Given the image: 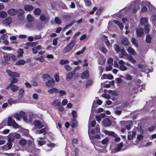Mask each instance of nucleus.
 <instances>
[{
	"label": "nucleus",
	"instance_id": "10",
	"mask_svg": "<svg viewBox=\"0 0 156 156\" xmlns=\"http://www.w3.org/2000/svg\"><path fill=\"white\" fill-rule=\"evenodd\" d=\"M88 134L90 137V138L91 140V143L93 144H94L95 141L94 140L95 138L97 139L100 138L101 136L100 135H96L95 136H92L91 135L90 133L89 132V130H88Z\"/></svg>",
	"mask_w": 156,
	"mask_h": 156
},
{
	"label": "nucleus",
	"instance_id": "47",
	"mask_svg": "<svg viewBox=\"0 0 156 156\" xmlns=\"http://www.w3.org/2000/svg\"><path fill=\"white\" fill-rule=\"evenodd\" d=\"M14 117L18 120H20L21 119L20 115V113H16L14 115Z\"/></svg>",
	"mask_w": 156,
	"mask_h": 156
},
{
	"label": "nucleus",
	"instance_id": "40",
	"mask_svg": "<svg viewBox=\"0 0 156 156\" xmlns=\"http://www.w3.org/2000/svg\"><path fill=\"white\" fill-rule=\"evenodd\" d=\"M19 144L21 145L24 146L27 144L26 140L24 139H21L19 141Z\"/></svg>",
	"mask_w": 156,
	"mask_h": 156
},
{
	"label": "nucleus",
	"instance_id": "3",
	"mask_svg": "<svg viewBox=\"0 0 156 156\" xmlns=\"http://www.w3.org/2000/svg\"><path fill=\"white\" fill-rule=\"evenodd\" d=\"M75 44V41L73 40L66 46L63 49V52L66 53L69 51L73 48Z\"/></svg>",
	"mask_w": 156,
	"mask_h": 156
},
{
	"label": "nucleus",
	"instance_id": "23",
	"mask_svg": "<svg viewBox=\"0 0 156 156\" xmlns=\"http://www.w3.org/2000/svg\"><path fill=\"white\" fill-rule=\"evenodd\" d=\"M8 88H11V90L14 92H15L18 90L19 88L16 86L14 85H11V86H9V84L7 87Z\"/></svg>",
	"mask_w": 156,
	"mask_h": 156
},
{
	"label": "nucleus",
	"instance_id": "26",
	"mask_svg": "<svg viewBox=\"0 0 156 156\" xmlns=\"http://www.w3.org/2000/svg\"><path fill=\"white\" fill-rule=\"evenodd\" d=\"M60 100L59 99H56L54 100L52 103V105L53 106L57 107L61 105Z\"/></svg>",
	"mask_w": 156,
	"mask_h": 156
},
{
	"label": "nucleus",
	"instance_id": "19",
	"mask_svg": "<svg viewBox=\"0 0 156 156\" xmlns=\"http://www.w3.org/2000/svg\"><path fill=\"white\" fill-rule=\"evenodd\" d=\"M12 144L10 142L7 143L6 144L3 146L2 148L4 150H8L10 149L12 147Z\"/></svg>",
	"mask_w": 156,
	"mask_h": 156
},
{
	"label": "nucleus",
	"instance_id": "14",
	"mask_svg": "<svg viewBox=\"0 0 156 156\" xmlns=\"http://www.w3.org/2000/svg\"><path fill=\"white\" fill-rule=\"evenodd\" d=\"M55 83V81L52 78H50L47 82L46 83V86L49 87H50L53 86Z\"/></svg>",
	"mask_w": 156,
	"mask_h": 156
},
{
	"label": "nucleus",
	"instance_id": "37",
	"mask_svg": "<svg viewBox=\"0 0 156 156\" xmlns=\"http://www.w3.org/2000/svg\"><path fill=\"white\" fill-rule=\"evenodd\" d=\"M37 44V42H27L25 44V45L33 47L36 45Z\"/></svg>",
	"mask_w": 156,
	"mask_h": 156
},
{
	"label": "nucleus",
	"instance_id": "20",
	"mask_svg": "<svg viewBox=\"0 0 156 156\" xmlns=\"http://www.w3.org/2000/svg\"><path fill=\"white\" fill-rule=\"evenodd\" d=\"M58 90L56 88L53 87L50 89L48 90V92L50 94H53L54 93H56L58 92Z\"/></svg>",
	"mask_w": 156,
	"mask_h": 156
},
{
	"label": "nucleus",
	"instance_id": "33",
	"mask_svg": "<svg viewBox=\"0 0 156 156\" xmlns=\"http://www.w3.org/2000/svg\"><path fill=\"white\" fill-rule=\"evenodd\" d=\"M23 53L24 52L23 51V50L22 49H19L17 51V57L18 58H20L21 57L23 56Z\"/></svg>",
	"mask_w": 156,
	"mask_h": 156
},
{
	"label": "nucleus",
	"instance_id": "51",
	"mask_svg": "<svg viewBox=\"0 0 156 156\" xmlns=\"http://www.w3.org/2000/svg\"><path fill=\"white\" fill-rule=\"evenodd\" d=\"M108 138L106 137L102 140V143L103 145L106 144L108 143Z\"/></svg>",
	"mask_w": 156,
	"mask_h": 156
},
{
	"label": "nucleus",
	"instance_id": "32",
	"mask_svg": "<svg viewBox=\"0 0 156 156\" xmlns=\"http://www.w3.org/2000/svg\"><path fill=\"white\" fill-rule=\"evenodd\" d=\"M122 43L124 45L126 46L128 45L129 41L127 38L123 37L122 40Z\"/></svg>",
	"mask_w": 156,
	"mask_h": 156
},
{
	"label": "nucleus",
	"instance_id": "56",
	"mask_svg": "<svg viewBox=\"0 0 156 156\" xmlns=\"http://www.w3.org/2000/svg\"><path fill=\"white\" fill-rule=\"evenodd\" d=\"M114 48L115 51L117 52H118L120 51L119 47L117 44H115L114 45Z\"/></svg>",
	"mask_w": 156,
	"mask_h": 156
},
{
	"label": "nucleus",
	"instance_id": "57",
	"mask_svg": "<svg viewBox=\"0 0 156 156\" xmlns=\"http://www.w3.org/2000/svg\"><path fill=\"white\" fill-rule=\"evenodd\" d=\"M109 65H112L113 64V60L112 58H109L107 61Z\"/></svg>",
	"mask_w": 156,
	"mask_h": 156
},
{
	"label": "nucleus",
	"instance_id": "38",
	"mask_svg": "<svg viewBox=\"0 0 156 156\" xmlns=\"http://www.w3.org/2000/svg\"><path fill=\"white\" fill-rule=\"evenodd\" d=\"M11 54H5L3 56L5 59L6 61H9L11 58Z\"/></svg>",
	"mask_w": 156,
	"mask_h": 156
},
{
	"label": "nucleus",
	"instance_id": "18",
	"mask_svg": "<svg viewBox=\"0 0 156 156\" xmlns=\"http://www.w3.org/2000/svg\"><path fill=\"white\" fill-rule=\"evenodd\" d=\"M75 71L73 70L71 73H68L66 76V80L67 81L70 80L73 77V75L75 73Z\"/></svg>",
	"mask_w": 156,
	"mask_h": 156
},
{
	"label": "nucleus",
	"instance_id": "9",
	"mask_svg": "<svg viewBox=\"0 0 156 156\" xmlns=\"http://www.w3.org/2000/svg\"><path fill=\"white\" fill-rule=\"evenodd\" d=\"M21 118H23V120L26 122L30 123L31 122V120L29 119V122L27 121V117L26 113L23 111H21L20 113Z\"/></svg>",
	"mask_w": 156,
	"mask_h": 156
},
{
	"label": "nucleus",
	"instance_id": "17",
	"mask_svg": "<svg viewBox=\"0 0 156 156\" xmlns=\"http://www.w3.org/2000/svg\"><path fill=\"white\" fill-rule=\"evenodd\" d=\"M8 13L11 16H14L17 14V10L14 9H9L7 11Z\"/></svg>",
	"mask_w": 156,
	"mask_h": 156
},
{
	"label": "nucleus",
	"instance_id": "44",
	"mask_svg": "<svg viewBox=\"0 0 156 156\" xmlns=\"http://www.w3.org/2000/svg\"><path fill=\"white\" fill-rule=\"evenodd\" d=\"M151 35H148L146 36V41L147 43H150L151 42Z\"/></svg>",
	"mask_w": 156,
	"mask_h": 156
},
{
	"label": "nucleus",
	"instance_id": "16",
	"mask_svg": "<svg viewBox=\"0 0 156 156\" xmlns=\"http://www.w3.org/2000/svg\"><path fill=\"white\" fill-rule=\"evenodd\" d=\"M136 32L137 36L139 37H141L143 35L144 32L143 29L138 28L136 29Z\"/></svg>",
	"mask_w": 156,
	"mask_h": 156
},
{
	"label": "nucleus",
	"instance_id": "49",
	"mask_svg": "<svg viewBox=\"0 0 156 156\" xmlns=\"http://www.w3.org/2000/svg\"><path fill=\"white\" fill-rule=\"evenodd\" d=\"M69 62V61L68 60L62 59L60 61V63L61 64L63 65L68 63Z\"/></svg>",
	"mask_w": 156,
	"mask_h": 156
},
{
	"label": "nucleus",
	"instance_id": "53",
	"mask_svg": "<svg viewBox=\"0 0 156 156\" xmlns=\"http://www.w3.org/2000/svg\"><path fill=\"white\" fill-rule=\"evenodd\" d=\"M93 82L91 80H88L86 83V87H88L89 86L91 85L92 84Z\"/></svg>",
	"mask_w": 156,
	"mask_h": 156
},
{
	"label": "nucleus",
	"instance_id": "35",
	"mask_svg": "<svg viewBox=\"0 0 156 156\" xmlns=\"http://www.w3.org/2000/svg\"><path fill=\"white\" fill-rule=\"evenodd\" d=\"M26 63V61L23 60H20L16 62V65H21L24 64Z\"/></svg>",
	"mask_w": 156,
	"mask_h": 156
},
{
	"label": "nucleus",
	"instance_id": "39",
	"mask_svg": "<svg viewBox=\"0 0 156 156\" xmlns=\"http://www.w3.org/2000/svg\"><path fill=\"white\" fill-rule=\"evenodd\" d=\"M127 58L128 60L133 63H135L136 62V60L131 55H129L128 56Z\"/></svg>",
	"mask_w": 156,
	"mask_h": 156
},
{
	"label": "nucleus",
	"instance_id": "54",
	"mask_svg": "<svg viewBox=\"0 0 156 156\" xmlns=\"http://www.w3.org/2000/svg\"><path fill=\"white\" fill-rule=\"evenodd\" d=\"M102 97L107 99H109L111 98V97L109 95L105 94H103L102 95Z\"/></svg>",
	"mask_w": 156,
	"mask_h": 156
},
{
	"label": "nucleus",
	"instance_id": "48",
	"mask_svg": "<svg viewBox=\"0 0 156 156\" xmlns=\"http://www.w3.org/2000/svg\"><path fill=\"white\" fill-rule=\"evenodd\" d=\"M131 41L134 45H135L136 47L138 46V44L137 43V41L135 38H132Z\"/></svg>",
	"mask_w": 156,
	"mask_h": 156
},
{
	"label": "nucleus",
	"instance_id": "63",
	"mask_svg": "<svg viewBox=\"0 0 156 156\" xmlns=\"http://www.w3.org/2000/svg\"><path fill=\"white\" fill-rule=\"evenodd\" d=\"M72 116L74 118H76L77 116V112L75 110H73L72 112Z\"/></svg>",
	"mask_w": 156,
	"mask_h": 156
},
{
	"label": "nucleus",
	"instance_id": "24",
	"mask_svg": "<svg viewBox=\"0 0 156 156\" xmlns=\"http://www.w3.org/2000/svg\"><path fill=\"white\" fill-rule=\"evenodd\" d=\"M113 22L114 23L117 24L120 30H122L124 28V26L121 22L116 20H113Z\"/></svg>",
	"mask_w": 156,
	"mask_h": 156
},
{
	"label": "nucleus",
	"instance_id": "45",
	"mask_svg": "<svg viewBox=\"0 0 156 156\" xmlns=\"http://www.w3.org/2000/svg\"><path fill=\"white\" fill-rule=\"evenodd\" d=\"M58 92L60 94V96H65L66 94V92L65 90H60L58 91Z\"/></svg>",
	"mask_w": 156,
	"mask_h": 156
},
{
	"label": "nucleus",
	"instance_id": "64",
	"mask_svg": "<svg viewBox=\"0 0 156 156\" xmlns=\"http://www.w3.org/2000/svg\"><path fill=\"white\" fill-rule=\"evenodd\" d=\"M126 79L127 80H131L132 79V77L129 74H126L125 76Z\"/></svg>",
	"mask_w": 156,
	"mask_h": 156
},
{
	"label": "nucleus",
	"instance_id": "7",
	"mask_svg": "<svg viewBox=\"0 0 156 156\" xmlns=\"http://www.w3.org/2000/svg\"><path fill=\"white\" fill-rule=\"evenodd\" d=\"M34 124L35 126L33 129L34 131L36 130V128L40 129L44 126V125L41 123L40 121L38 120L35 121L34 122Z\"/></svg>",
	"mask_w": 156,
	"mask_h": 156
},
{
	"label": "nucleus",
	"instance_id": "46",
	"mask_svg": "<svg viewBox=\"0 0 156 156\" xmlns=\"http://www.w3.org/2000/svg\"><path fill=\"white\" fill-rule=\"evenodd\" d=\"M34 17L30 15H28L27 16V20L28 21L31 22L34 20Z\"/></svg>",
	"mask_w": 156,
	"mask_h": 156
},
{
	"label": "nucleus",
	"instance_id": "60",
	"mask_svg": "<svg viewBox=\"0 0 156 156\" xmlns=\"http://www.w3.org/2000/svg\"><path fill=\"white\" fill-rule=\"evenodd\" d=\"M65 68L68 71H70L72 70L71 67L69 65H66L65 66Z\"/></svg>",
	"mask_w": 156,
	"mask_h": 156
},
{
	"label": "nucleus",
	"instance_id": "62",
	"mask_svg": "<svg viewBox=\"0 0 156 156\" xmlns=\"http://www.w3.org/2000/svg\"><path fill=\"white\" fill-rule=\"evenodd\" d=\"M100 49L104 53H106L107 52V50L104 47H101V48Z\"/></svg>",
	"mask_w": 156,
	"mask_h": 156
},
{
	"label": "nucleus",
	"instance_id": "43",
	"mask_svg": "<svg viewBox=\"0 0 156 156\" xmlns=\"http://www.w3.org/2000/svg\"><path fill=\"white\" fill-rule=\"evenodd\" d=\"M18 81V80L16 78H13L12 79L10 83L9 84V86H11V85H13L14 83H17Z\"/></svg>",
	"mask_w": 156,
	"mask_h": 156
},
{
	"label": "nucleus",
	"instance_id": "2",
	"mask_svg": "<svg viewBox=\"0 0 156 156\" xmlns=\"http://www.w3.org/2000/svg\"><path fill=\"white\" fill-rule=\"evenodd\" d=\"M140 1H136L132 2L129 6V9H132L133 13L136 12L140 9Z\"/></svg>",
	"mask_w": 156,
	"mask_h": 156
},
{
	"label": "nucleus",
	"instance_id": "1",
	"mask_svg": "<svg viewBox=\"0 0 156 156\" xmlns=\"http://www.w3.org/2000/svg\"><path fill=\"white\" fill-rule=\"evenodd\" d=\"M142 5L143 7L141 8V11L142 13H144L147 10V8L146 6H148L149 9L151 10H153L154 7L151 5L150 3L146 0H143L142 1Z\"/></svg>",
	"mask_w": 156,
	"mask_h": 156
},
{
	"label": "nucleus",
	"instance_id": "11",
	"mask_svg": "<svg viewBox=\"0 0 156 156\" xmlns=\"http://www.w3.org/2000/svg\"><path fill=\"white\" fill-rule=\"evenodd\" d=\"M123 147V144L122 143H120L117 144V147L114 150L112 151V153H115L120 151L121 148Z\"/></svg>",
	"mask_w": 156,
	"mask_h": 156
},
{
	"label": "nucleus",
	"instance_id": "34",
	"mask_svg": "<svg viewBox=\"0 0 156 156\" xmlns=\"http://www.w3.org/2000/svg\"><path fill=\"white\" fill-rule=\"evenodd\" d=\"M70 123L72 126L73 127H74L76 126L77 122L76 120L73 118L72 119L70 122Z\"/></svg>",
	"mask_w": 156,
	"mask_h": 156
},
{
	"label": "nucleus",
	"instance_id": "13",
	"mask_svg": "<svg viewBox=\"0 0 156 156\" xmlns=\"http://www.w3.org/2000/svg\"><path fill=\"white\" fill-rule=\"evenodd\" d=\"M102 125L105 126H110L111 124V122L108 118H106L102 121Z\"/></svg>",
	"mask_w": 156,
	"mask_h": 156
},
{
	"label": "nucleus",
	"instance_id": "4",
	"mask_svg": "<svg viewBox=\"0 0 156 156\" xmlns=\"http://www.w3.org/2000/svg\"><path fill=\"white\" fill-rule=\"evenodd\" d=\"M39 19L42 22L44 23H47L49 20V16L46 14H41L40 16Z\"/></svg>",
	"mask_w": 156,
	"mask_h": 156
},
{
	"label": "nucleus",
	"instance_id": "21",
	"mask_svg": "<svg viewBox=\"0 0 156 156\" xmlns=\"http://www.w3.org/2000/svg\"><path fill=\"white\" fill-rule=\"evenodd\" d=\"M104 133L105 134L108 135L109 136H113L114 137H116L117 136V135L113 131L105 130L104 131Z\"/></svg>",
	"mask_w": 156,
	"mask_h": 156
},
{
	"label": "nucleus",
	"instance_id": "12",
	"mask_svg": "<svg viewBox=\"0 0 156 156\" xmlns=\"http://www.w3.org/2000/svg\"><path fill=\"white\" fill-rule=\"evenodd\" d=\"M136 134V133L134 131H129L128 132L127 139L128 140L132 139L133 137H135Z\"/></svg>",
	"mask_w": 156,
	"mask_h": 156
},
{
	"label": "nucleus",
	"instance_id": "6",
	"mask_svg": "<svg viewBox=\"0 0 156 156\" xmlns=\"http://www.w3.org/2000/svg\"><path fill=\"white\" fill-rule=\"evenodd\" d=\"M6 72L8 73L9 75L12 77H19L20 76V74L16 72L11 71L10 70H7Z\"/></svg>",
	"mask_w": 156,
	"mask_h": 156
},
{
	"label": "nucleus",
	"instance_id": "59",
	"mask_svg": "<svg viewBox=\"0 0 156 156\" xmlns=\"http://www.w3.org/2000/svg\"><path fill=\"white\" fill-rule=\"evenodd\" d=\"M54 78H55L56 82H58L59 81V77L58 74H56L54 76Z\"/></svg>",
	"mask_w": 156,
	"mask_h": 156
},
{
	"label": "nucleus",
	"instance_id": "58",
	"mask_svg": "<svg viewBox=\"0 0 156 156\" xmlns=\"http://www.w3.org/2000/svg\"><path fill=\"white\" fill-rule=\"evenodd\" d=\"M17 13H19V14L21 15L23 14L24 12V10L21 9H19L18 10H17Z\"/></svg>",
	"mask_w": 156,
	"mask_h": 156
},
{
	"label": "nucleus",
	"instance_id": "22",
	"mask_svg": "<svg viewBox=\"0 0 156 156\" xmlns=\"http://www.w3.org/2000/svg\"><path fill=\"white\" fill-rule=\"evenodd\" d=\"M101 78L102 80L106 79L111 80L113 78V77L111 74L107 75L105 74L103 75Z\"/></svg>",
	"mask_w": 156,
	"mask_h": 156
},
{
	"label": "nucleus",
	"instance_id": "52",
	"mask_svg": "<svg viewBox=\"0 0 156 156\" xmlns=\"http://www.w3.org/2000/svg\"><path fill=\"white\" fill-rule=\"evenodd\" d=\"M126 51L123 50H122L121 51L120 54H119V57L121 58H122L124 55H125L126 54Z\"/></svg>",
	"mask_w": 156,
	"mask_h": 156
},
{
	"label": "nucleus",
	"instance_id": "30",
	"mask_svg": "<svg viewBox=\"0 0 156 156\" xmlns=\"http://www.w3.org/2000/svg\"><path fill=\"white\" fill-rule=\"evenodd\" d=\"M47 129H48L47 128H43L42 129L40 130H35V133L36 134H41L45 132L46 131L48 130Z\"/></svg>",
	"mask_w": 156,
	"mask_h": 156
},
{
	"label": "nucleus",
	"instance_id": "8",
	"mask_svg": "<svg viewBox=\"0 0 156 156\" xmlns=\"http://www.w3.org/2000/svg\"><path fill=\"white\" fill-rule=\"evenodd\" d=\"M12 20L11 17H7L3 20L2 23L3 25L5 26H8L11 23Z\"/></svg>",
	"mask_w": 156,
	"mask_h": 156
},
{
	"label": "nucleus",
	"instance_id": "5",
	"mask_svg": "<svg viewBox=\"0 0 156 156\" xmlns=\"http://www.w3.org/2000/svg\"><path fill=\"white\" fill-rule=\"evenodd\" d=\"M119 69L120 70L122 71H125L127 70V67L125 66L126 63L123 60H119Z\"/></svg>",
	"mask_w": 156,
	"mask_h": 156
},
{
	"label": "nucleus",
	"instance_id": "25",
	"mask_svg": "<svg viewBox=\"0 0 156 156\" xmlns=\"http://www.w3.org/2000/svg\"><path fill=\"white\" fill-rule=\"evenodd\" d=\"M24 9L26 11H30L34 9V7L31 5H28L25 6Z\"/></svg>",
	"mask_w": 156,
	"mask_h": 156
},
{
	"label": "nucleus",
	"instance_id": "15",
	"mask_svg": "<svg viewBox=\"0 0 156 156\" xmlns=\"http://www.w3.org/2000/svg\"><path fill=\"white\" fill-rule=\"evenodd\" d=\"M89 76V72L88 70H86L81 74V78L82 79L88 78Z\"/></svg>",
	"mask_w": 156,
	"mask_h": 156
},
{
	"label": "nucleus",
	"instance_id": "36",
	"mask_svg": "<svg viewBox=\"0 0 156 156\" xmlns=\"http://www.w3.org/2000/svg\"><path fill=\"white\" fill-rule=\"evenodd\" d=\"M41 11L40 9L38 8H36L34 10V13L35 15H39L41 13Z\"/></svg>",
	"mask_w": 156,
	"mask_h": 156
},
{
	"label": "nucleus",
	"instance_id": "41",
	"mask_svg": "<svg viewBox=\"0 0 156 156\" xmlns=\"http://www.w3.org/2000/svg\"><path fill=\"white\" fill-rule=\"evenodd\" d=\"M7 16V13L4 11L0 12V16L2 18H5Z\"/></svg>",
	"mask_w": 156,
	"mask_h": 156
},
{
	"label": "nucleus",
	"instance_id": "28",
	"mask_svg": "<svg viewBox=\"0 0 156 156\" xmlns=\"http://www.w3.org/2000/svg\"><path fill=\"white\" fill-rule=\"evenodd\" d=\"M127 50L129 53L131 55H135L136 53L134 50L131 47H129Z\"/></svg>",
	"mask_w": 156,
	"mask_h": 156
},
{
	"label": "nucleus",
	"instance_id": "61",
	"mask_svg": "<svg viewBox=\"0 0 156 156\" xmlns=\"http://www.w3.org/2000/svg\"><path fill=\"white\" fill-rule=\"evenodd\" d=\"M2 48V49L6 51H10L12 50V48L9 47L4 46Z\"/></svg>",
	"mask_w": 156,
	"mask_h": 156
},
{
	"label": "nucleus",
	"instance_id": "42",
	"mask_svg": "<svg viewBox=\"0 0 156 156\" xmlns=\"http://www.w3.org/2000/svg\"><path fill=\"white\" fill-rule=\"evenodd\" d=\"M150 25L148 24L146 25L144 27V31L145 33H148L150 30Z\"/></svg>",
	"mask_w": 156,
	"mask_h": 156
},
{
	"label": "nucleus",
	"instance_id": "29",
	"mask_svg": "<svg viewBox=\"0 0 156 156\" xmlns=\"http://www.w3.org/2000/svg\"><path fill=\"white\" fill-rule=\"evenodd\" d=\"M140 23L142 25H145L147 23V20L146 17H142L140 19Z\"/></svg>",
	"mask_w": 156,
	"mask_h": 156
},
{
	"label": "nucleus",
	"instance_id": "27",
	"mask_svg": "<svg viewBox=\"0 0 156 156\" xmlns=\"http://www.w3.org/2000/svg\"><path fill=\"white\" fill-rule=\"evenodd\" d=\"M24 92V90L23 89H21L20 90L18 95V98L19 100H21L23 98Z\"/></svg>",
	"mask_w": 156,
	"mask_h": 156
},
{
	"label": "nucleus",
	"instance_id": "31",
	"mask_svg": "<svg viewBox=\"0 0 156 156\" xmlns=\"http://www.w3.org/2000/svg\"><path fill=\"white\" fill-rule=\"evenodd\" d=\"M15 121L14 119H12L11 117H9L8 118L7 120V123L9 126H11L13 123H14Z\"/></svg>",
	"mask_w": 156,
	"mask_h": 156
},
{
	"label": "nucleus",
	"instance_id": "50",
	"mask_svg": "<svg viewBox=\"0 0 156 156\" xmlns=\"http://www.w3.org/2000/svg\"><path fill=\"white\" fill-rule=\"evenodd\" d=\"M55 23L58 24H59L61 23V20L57 17L55 18Z\"/></svg>",
	"mask_w": 156,
	"mask_h": 156
},
{
	"label": "nucleus",
	"instance_id": "55",
	"mask_svg": "<svg viewBox=\"0 0 156 156\" xmlns=\"http://www.w3.org/2000/svg\"><path fill=\"white\" fill-rule=\"evenodd\" d=\"M151 19L152 21L153 22L156 20V14H153L151 17Z\"/></svg>",
	"mask_w": 156,
	"mask_h": 156
}]
</instances>
